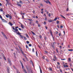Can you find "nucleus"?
Here are the masks:
<instances>
[{
    "label": "nucleus",
    "mask_w": 73,
    "mask_h": 73,
    "mask_svg": "<svg viewBox=\"0 0 73 73\" xmlns=\"http://www.w3.org/2000/svg\"><path fill=\"white\" fill-rule=\"evenodd\" d=\"M18 28L19 27H18V26H17V27H15V30L13 31H14L15 33H16L17 35H20V33L19 32V31L18 29H17V28Z\"/></svg>",
    "instance_id": "f257e3e1"
},
{
    "label": "nucleus",
    "mask_w": 73,
    "mask_h": 73,
    "mask_svg": "<svg viewBox=\"0 0 73 73\" xmlns=\"http://www.w3.org/2000/svg\"><path fill=\"white\" fill-rule=\"evenodd\" d=\"M1 33L3 35V36H4V38H5L6 39H8V38L7 37V36H6V35H5V34L3 33V32H1Z\"/></svg>",
    "instance_id": "f03ea898"
},
{
    "label": "nucleus",
    "mask_w": 73,
    "mask_h": 73,
    "mask_svg": "<svg viewBox=\"0 0 73 73\" xmlns=\"http://www.w3.org/2000/svg\"><path fill=\"white\" fill-rule=\"evenodd\" d=\"M17 5L19 6V7H21V5L20 4V3L19 2L17 1Z\"/></svg>",
    "instance_id": "7ed1b4c3"
},
{
    "label": "nucleus",
    "mask_w": 73,
    "mask_h": 73,
    "mask_svg": "<svg viewBox=\"0 0 73 73\" xmlns=\"http://www.w3.org/2000/svg\"><path fill=\"white\" fill-rule=\"evenodd\" d=\"M8 62H9V64L10 65H11V60L9 59V58H7Z\"/></svg>",
    "instance_id": "20e7f679"
},
{
    "label": "nucleus",
    "mask_w": 73,
    "mask_h": 73,
    "mask_svg": "<svg viewBox=\"0 0 73 73\" xmlns=\"http://www.w3.org/2000/svg\"><path fill=\"white\" fill-rule=\"evenodd\" d=\"M44 1L46 2L47 4H48V3H49V4H51L50 2V1H49V0H47V1L44 0Z\"/></svg>",
    "instance_id": "39448f33"
},
{
    "label": "nucleus",
    "mask_w": 73,
    "mask_h": 73,
    "mask_svg": "<svg viewBox=\"0 0 73 73\" xmlns=\"http://www.w3.org/2000/svg\"><path fill=\"white\" fill-rule=\"evenodd\" d=\"M9 0H6L7 2V3L6 4V7L7 6V4H9V1H8Z\"/></svg>",
    "instance_id": "423d86ee"
},
{
    "label": "nucleus",
    "mask_w": 73,
    "mask_h": 73,
    "mask_svg": "<svg viewBox=\"0 0 73 73\" xmlns=\"http://www.w3.org/2000/svg\"><path fill=\"white\" fill-rule=\"evenodd\" d=\"M18 35H20V37H21V38H23L24 37H23V36H22L21 35V33H20L19 34H17Z\"/></svg>",
    "instance_id": "0eeeda50"
},
{
    "label": "nucleus",
    "mask_w": 73,
    "mask_h": 73,
    "mask_svg": "<svg viewBox=\"0 0 73 73\" xmlns=\"http://www.w3.org/2000/svg\"><path fill=\"white\" fill-rule=\"evenodd\" d=\"M21 27L22 28V29H24V25H23V24H21Z\"/></svg>",
    "instance_id": "6e6552de"
},
{
    "label": "nucleus",
    "mask_w": 73,
    "mask_h": 73,
    "mask_svg": "<svg viewBox=\"0 0 73 73\" xmlns=\"http://www.w3.org/2000/svg\"><path fill=\"white\" fill-rule=\"evenodd\" d=\"M9 17L10 20H11V19H12V17L11 15H9Z\"/></svg>",
    "instance_id": "1a4fd4ad"
},
{
    "label": "nucleus",
    "mask_w": 73,
    "mask_h": 73,
    "mask_svg": "<svg viewBox=\"0 0 73 73\" xmlns=\"http://www.w3.org/2000/svg\"><path fill=\"white\" fill-rule=\"evenodd\" d=\"M48 22H49V23H52V21H52V20L51 19L50 20H49L48 21Z\"/></svg>",
    "instance_id": "9d476101"
},
{
    "label": "nucleus",
    "mask_w": 73,
    "mask_h": 73,
    "mask_svg": "<svg viewBox=\"0 0 73 73\" xmlns=\"http://www.w3.org/2000/svg\"><path fill=\"white\" fill-rule=\"evenodd\" d=\"M50 32L51 35L52 36H53V34H52V31L51 30H50Z\"/></svg>",
    "instance_id": "9b49d317"
},
{
    "label": "nucleus",
    "mask_w": 73,
    "mask_h": 73,
    "mask_svg": "<svg viewBox=\"0 0 73 73\" xmlns=\"http://www.w3.org/2000/svg\"><path fill=\"white\" fill-rule=\"evenodd\" d=\"M27 70H31V68H29V67H27Z\"/></svg>",
    "instance_id": "f8f14e48"
},
{
    "label": "nucleus",
    "mask_w": 73,
    "mask_h": 73,
    "mask_svg": "<svg viewBox=\"0 0 73 73\" xmlns=\"http://www.w3.org/2000/svg\"><path fill=\"white\" fill-rule=\"evenodd\" d=\"M60 16H61V17H63V19H66L65 17H64V16H62V15H60Z\"/></svg>",
    "instance_id": "ddd939ff"
},
{
    "label": "nucleus",
    "mask_w": 73,
    "mask_h": 73,
    "mask_svg": "<svg viewBox=\"0 0 73 73\" xmlns=\"http://www.w3.org/2000/svg\"><path fill=\"white\" fill-rule=\"evenodd\" d=\"M9 15L8 14L7 15H6V17H7V18H8L9 17Z\"/></svg>",
    "instance_id": "4468645a"
},
{
    "label": "nucleus",
    "mask_w": 73,
    "mask_h": 73,
    "mask_svg": "<svg viewBox=\"0 0 73 73\" xmlns=\"http://www.w3.org/2000/svg\"><path fill=\"white\" fill-rule=\"evenodd\" d=\"M9 24L11 25V26H12V25H13V24H12V23L10 22H9Z\"/></svg>",
    "instance_id": "2eb2a0df"
},
{
    "label": "nucleus",
    "mask_w": 73,
    "mask_h": 73,
    "mask_svg": "<svg viewBox=\"0 0 73 73\" xmlns=\"http://www.w3.org/2000/svg\"><path fill=\"white\" fill-rule=\"evenodd\" d=\"M54 58L55 60H57V58L56 56V55H54Z\"/></svg>",
    "instance_id": "dca6fc26"
},
{
    "label": "nucleus",
    "mask_w": 73,
    "mask_h": 73,
    "mask_svg": "<svg viewBox=\"0 0 73 73\" xmlns=\"http://www.w3.org/2000/svg\"><path fill=\"white\" fill-rule=\"evenodd\" d=\"M58 18H57V17H56L54 19V20H53V21H56V20H57Z\"/></svg>",
    "instance_id": "f3484780"
},
{
    "label": "nucleus",
    "mask_w": 73,
    "mask_h": 73,
    "mask_svg": "<svg viewBox=\"0 0 73 73\" xmlns=\"http://www.w3.org/2000/svg\"><path fill=\"white\" fill-rule=\"evenodd\" d=\"M23 71L25 73H27L25 69H23Z\"/></svg>",
    "instance_id": "a211bd4d"
},
{
    "label": "nucleus",
    "mask_w": 73,
    "mask_h": 73,
    "mask_svg": "<svg viewBox=\"0 0 73 73\" xmlns=\"http://www.w3.org/2000/svg\"><path fill=\"white\" fill-rule=\"evenodd\" d=\"M31 32L33 33L34 36L36 35V34H35V33H34L33 32V31H31Z\"/></svg>",
    "instance_id": "6ab92c4d"
},
{
    "label": "nucleus",
    "mask_w": 73,
    "mask_h": 73,
    "mask_svg": "<svg viewBox=\"0 0 73 73\" xmlns=\"http://www.w3.org/2000/svg\"><path fill=\"white\" fill-rule=\"evenodd\" d=\"M68 51H71V52H72V51H73V50L72 49H68Z\"/></svg>",
    "instance_id": "aec40b11"
},
{
    "label": "nucleus",
    "mask_w": 73,
    "mask_h": 73,
    "mask_svg": "<svg viewBox=\"0 0 73 73\" xmlns=\"http://www.w3.org/2000/svg\"><path fill=\"white\" fill-rule=\"evenodd\" d=\"M26 35L27 37V38H29V36H28V34H26Z\"/></svg>",
    "instance_id": "412c9836"
},
{
    "label": "nucleus",
    "mask_w": 73,
    "mask_h": 73,
    "mask_svg": "<svg viewBox=\"0 0 73 73\" xmlns=\"http://www.w3.org/2000/svg\"><path fill=\"white\" fill-rule=\"evenodd\" d=\"M7 71L8 73H9V70L8 68H7Z\"/></svg>",
    "instance_id": "4be33fe9"
},
{
    "label": "nucleus",
    "mask_w": 73,
    "mask_h": 73,
    "mask_svg": "<svg viewBox=\"0 0 73 73\" xmlns=\"http://www.w3.org/2000/svg\"><path fill=\"white\" fill-rule=\"evenodd\" d=\"M36 56H37H37H38V53H37V51H36Z\"/></svg>",
    "instance_id": "5701e85b"
},
{
    "label": "nucleus",
    "mask_w": 73,
    "mask_h": 73,
    "mask_svg": "<svg viewBox=\"0 0 73 73\" xmlns=\"http://www.w3.org/2000/svg\"><path fill=\"white\" fill-rule=\"evenodd\" d=\"M2 20L3 22H5V19H2Z\"/></svg>",
    "instance_id": "b1692460"
},
{
    "label": "nucleus",
    "mask_w": 73,
    "mask_h": 73,
    "mask_svg": "<svg viewBox=\"0 0 73 73\" xmlns=\"http://www.w3.org/2000/svg\"><path fill=\"white\" fill-rule=\"evenodd\" d=\"M0 11H1V12H3V9H2V8L1 9H0Z\"/></svg>",
    "instance_id": "393cba45"
},
{
    "label": "nucleus",
    "mask_w": 73,
    "mask_h": 73,
    "mask_svg": "<svg viewBox=\"0 0 73 73\" xmlns=\"http://www.w3.org/2000/svg\"><path fill=\"white\" fill-rule=\"evenodd\" d=\"M30 62L33 65V62H32V61L31 60H30Z\"/></svg>",
    "instance_id": "a878e982"
},
{
    "label": "nucleus",
    "mask_w": 73,
    "mask_h": 73,
    "mask_svg": "<svg viewBox=\"0 0 73 73\" xmlns=\"http://www.w3.org/2000/svg\"><path fill=\"white\" fill-rule=\"evenodd\" d=\"M16 70L17 73H20V72H19V70Z\"/></svg>",
    "instance_id": "bb28decb"
},
{
    "label": "nucleus",
    "mask_w": 73,
    "mask_h": 73,
    "mask_svg": "<svg viewBox=\"0 0 73 73\" xmlns=\"http://www.w3.org/2000/svg\"><path fill=\"white\" fill-rule=\"evenodd\" d=\"M59 23H60V22L58 21H56V23L57 24H58Z\"/></svg>",
    "instance_id": "cd10ccee"
},
{
    "label": "nucleus",
    "mask_w": 73,
    "mask_h": 73,
    "mask_svg": "<svg viewBox=\"0 0 73 73\" xmlns=\"http://www.w3.org/2000/svg\"><path fill=\"white\" fill-rule=\"evenodd\" d=\"M21 65H22V68L23 69V68H24V66L23 64H22Z\"/></svg>",
    "instance_id": "c85d7f7f"
},
{
    "label": "nucleus",
    "mask_w": 73,
    "mask_h": 73,
    "mask_svg": "<svg viewBox=\"0 0 73 73\" xmlns=\"http://www.w3.org/2000/svg\"><path fill=\"white\" fill-rule=\"evenodd\" d=\"M12 28H13V29L14 31H15V27H14L13 26V27H12Z\"/></svg>",
    "instance_id": "c756f323"
},
{
    "label": "nucleus",
    "mask_w": 73,
    "mask_h": 73,
    "mask_svg": "<svg viewBox=\"0 0 73 73\" xmlns=\"http://www.w3.org/2000/svg\"><path fill=\"white\" fill-rule=\"evenodd\" d=\"M28 71L29 73H31V70H28Z\"/></svg>",
    "instance_id": "7c9ffc66"
},
{
    "label": "nucleus",
    "mask_w": 73,
    "mask_h": 73,
    "mask_svg": "<svg viewBox=\"0 0 73 73\" xmlns=\"http://www.w3.org/2000/svg\"><path fill=\"white\" fill-rule=\"evenodd\" d=\"M19 3H21V4H23V2H22V1H19Z\"/></svg>",
    "instance_id": "2f4dec72"
},
{
    "label": "nucleus",
    "mask_w": 73,
    "mask_h": 73,
    "mask_svg": "<svg viewBox=\"0 0 73 73\" xmlns=\"http://www.w3.org/2000/svg\"><path fill=\"white\" fill-rule=\"evenodd\" d=\"M26 42L28 44H29V41H27Z\"/></svg>",
    "instance_id": "473e14b6"
},
{
    "label": "nucleus",
    "mask_w": 73,
    "mask_h": 73,
    "mask_svg": "<svg viewBox=\"0 0 73 73\" xmlns=\"http://www.w3.org/2000/svg\"><path fill=\"white\" fill-rule=\"evenodd\" d=\"M46 61L47 62H49V60H48V59L47 58H46Z\"/></svg>",
    "instance_id": "72a5a7b5"
},
{
    "label": "nucleus",
    "mask_w": 73,
    "mask_h": 73,
    "mask_svg": "<svg viewBox=\"0 0 73 73\" xmlns=\"http://www.w3.org/2000/svg\"><path fill=\"white\" fill-rule=\"evenodd\" d=\"M56 51L57 52V53H58V50L57 49H56Z\"/></svg>",
    "instance_id": "f704fd0d"
},
{
    "label": "nucleus",
    "mask_w": 73,
    "mask_h": 73,
    "mask_svg": "<svg viewBox=\"0 0 73 73\" xmlns=\"http://www.w3.org/2000/svg\"><path fill=\"white\" fill-rule=\"evenodd\" d=\"M52 48H54V44L52 45Z\"/></svg>",
    "instance_id": "c9c22d12"
},
{
    "label": "nucleus",
    "mask_w": 73,
    "mask_h": 73,
    "mask_svg": "<svg viewBox=\"0 0 73 73\" xmlns=\"http://www.w3.org/2000/svg\"><path fill=\"white\" fill-rule=\"evenodd\" d=\"M20 63H21V64L22 65H23V63H22V62H21V61H20Z\"/></svg>",
    "instance_id": "e433bc0d"
},
{
    "label": "nucleus",
    "mask_w": 73,
    "mask_h": 73,
    "mask_svg": "<svg viewBox=\"0 0 73 73\" xmlns=\"http://www.w3.org/2000/svg\"><path fill=\"white\" fill-rule=\"evenodd\" d=\"M49 70H50V71H52V68H49Z\"/></svg>",
    "instance_id": "4c0bfd02"
},
{
    "label": "nucleus",
    "mask_w": 73,
    "mask_h": 73,
    "mask_svg": "<svg viewBox=\"0 0 73 73\" xmlns=\"http://www.w3.org/2000/svg\"><path fill=\"white\" fill-rule=\"evenodd\" d=\"M32 51H33V52H35V49H34V48H33V49Z\"/></svg>",
    "instance_id": "58836bf2"
},
{
    "label": "nucleus",
    "mask_w": 73,
    "mask_h": 73,
    "mask_svg": "<svg viewBox=\"0 0 73 73\" xmlns=\"http://www.w3.org/2000/svg\"><path fill=\"white\" fill-rule=\"evenodd\" d=\"M17 52H18V53H20V50L19 49L17 50Z\"/></svg>",
    "instance_id": "ea45409f"
},
{
    "label": "nucleus",
    "mask_w": 73,
    "mask_h": 73,
    "mask_svg": "<svg viewBox=\"0 0 73 73\" xmlns=\"http://www.w3.org/2000/svg\"><path fill=\"white\" fill-rule=\"evenodd\" d=\"M0 18L1 19V20L3 19L1 15H0Z\"/></svg>",
    "instance_id": "a19ab883"
},
{
    "label": "nucleus",
    "mask_w": 73,
    "mask_h": 73,
    "mask_svg": "<svg viewBox=\"0 0 73 73\" xmlns=\"http://www.w3.org/2000/svg\"><path fill=\"white\" fill-rule=\"evenodd\" d=\"M27 20H29L30 21H32V19H27Z\"/></svg>",
    "instance_id": "79ce46f5"
},
{
    "label": "nucleus",
    "mask_w": 73,
    "mask_h": 73,
    "mask_svg": "<svg viewBox=\"0 0 73 73\" xmlns=\"http://www.w3.org/2000/svg\"><path fill=\"white\" fill-rule=\"evenodd\" d=\"M17 50H18L19 49V48L17 47H16L15 48Z\"/></svg>",
    "instance_id": "37998d69"
},
{
    "label": "nucleus",
    "mask_w": 73,
    "mask_h": 73,
    "mask_svg": "<svg viewBox=\"0 0 73 73\" xmlns=\"http://www.w3.org/2000/svg\"><path fill=\"white\" fill-rule=\"evenodd\" d=\"M63 66L64 67V68H66V65H65V64H64L63 65Z\"/></svg>",
    "instance_id": "c03bdc74"
},
{
    "label": "nucleus",
    "mask_w": 73,
    "mask_h": 73,
    "mask_svg": "<svg viewBox=\"0 0 73 73\" xmlns=\"http://www.w3.org/2000/svg\"><path fill=\"white\" fill-rule=\"evenodd\" d=\"M3 58L5 60H6V58L5 57H3Z\"/></svg>",
    "instance_id": "a18cd8bd"
},
{
    "label": "nucleus",
    "mask_w": 73,
    "mask_h": 73,
    "mask_svg": "<svg viewBox=\"0 0 73 73\" xmlns=\"http://www.w3.org/2000/svg\"><path fill=\"white\" fill-rule=\"evenodd\" d=\"M29 46H32V44H29Z\"/></svg>",
    "instance_id": "49530a36"
},
{
    "label": "nucleus",
    "mask_w": 73,
    "mask_h": 73,
    "mask_svg": "<svg viewBox=\"0 0 73 73\" xmlns=\"http://www.w3.org/2000/svg\"><path fill=\"white\" fill-rule=\"evenodd\" d=\"M23 38H24L25 40H27V38H26V37H23Z\"/></svg>",
    "instance_id": "de8ad7c7"
},
{
    "label": "nucleus",
    "mask_w": 73,
    "mask_h": 73,
    "mask_svg": "<svg viewBox=\"0 0 73 73\" xmlns=\"http://www.w3.org/2000/svg\"><path fill=\"white\" fill-rule=\"evenodd\" d=\"M71 61L70 58H68V61Z\"/></svg>",
    "instance_id": "09e8293b"
},
{
    "label": "nucleus",
    "mask_w": 73,
    "mask_h": 73,
    "mask_svg": "<svg viewBox=\"0 0 73 73\" xmlns=\"http://www.w3.org/2000/svg\"><path fill=\"white\" fill-rule=\"evenodd\" d=\"M44 39L46 40V37L45 36H44Z\"/></svg>",
    "instance_id": "8fccbe9b"
},
{
    "label": "nucleus",
    "mask_w": 73,
    "mask_h": 73,
    "mask_svg": "<svg viewBox=\"0 0 73 73\" xmlns=\"http://www.w3.org/2000/svg\"><path fill=\"white\" fill-rule=\"evenodd\" d=\"M38 27H40V24H38Z\"/></svg>",
    "instance_id": "3c124183"
},
{
    "label": "nucleus",
    "mask_w": 73,
    "mask_h": 73,
    "mask_svg": "<svg viewBox=\"0 0 73 73\" xmlns=\"http://www.w3.org/2000/svg\"><path fill=\"white\" fill-rule=\"evenodd\" d=\"M2 56L3 57H5V56H4V54H2Z\"/></svg>",
    "instance_id": "603ef678"
},
{
    "label": "nucleus",
    "mask_w": 73,
    "mask_h": 73,
    "mask_svg": "<svg viewBox=\"0 0 73 73\" xmlns=\"http://www.w3.org/2000/svg\"><path fill=\"white\" fill-rule=\"evenodd\" d=\"M36 24H38V21H36Z\"/></svg>",
    "instance_id": "864d4df0"
},
{
    "label": "nucleus",
    "mask_w": 73,
    "mask_h": 73,
    "mask_svg": "<svg viewBox=\"0 0 73 73\" xmlns=\"http://www.w3.org/2000/svg\"><path fill=\"white\" fill-rule=\"evenodd\" d=\"M22 52L23 51V50H22V49H21V48H20V49H19Z\"/></svg>",
    "instance_id": "5fc2aeb1"
},
{
    "label": "nucleus",
    "mask_w": 73,
    "mask_h": 73,
    "mask_svg": "<svg viewBox=\"0 0 73 73\" xmlns=\"http://www.w3.org/2000/svg\"><path fill=\"white\" fill-rule=\"evenodd\" d=\"M26 48H28V46L27 45H26Z\"/></svg>",
    "instance_id": "6e6d98bb"
},
{
    "label": "nucleus",
    "mask_w": 73,
    "mask_h": 73,
    "mask_svg": "<svg viewBox=\"0 0 73 73\" xmlns=\"http://www.w3.org/2000/svg\"><path fill=\"white\" fill-rule=\"evenodd\" d=\"M40 73H42V70H41V69H40Z\"/></svg>",
    "instance_id": "4d7b16f0"
},
{
    "label": "nucleus",
    "mask_w": 73,
    "mask_h": 73,
    "mask_svg": "<svg viewBox=\"0 0 73 73\" xmlns=\"http://www.w3.org/2000/svg\"><path fill=\"white\" fill-rule=\"evenodd\" d=\"M29 24H30V25H31V24H32V22H29Z\"/></svg>",
    "instance_id": "13d9d810"
},
{
    "label": "nucleus",
    "mask_w": 73,
    "mask_h": 73,
    "mask_svg": "<svg viewBox=\"0 0 73 73\" xmlns=\"http://www.w3.org/2000/svg\"><path fill=\"white\" fill-rule=\"evenodd\" d=\"M60 72H61V73H62V70H60Z\"/></svg>",
    "instance_id": "bf43d9fd"
},
{
    "label": "nucleus",
    "mask_w": 73,
    "mask_h": 73,
    "mask_svg": "<svg viewBox=\"0 0 73 73\" xmlns=\"http://www.w3.org/2000/svg\"><path fill=\"white\" fill-rule=\"evenodd\" d=\"M63 28V26H60V28Z\"/></svg>",
    "instance_id": "052dcab7"
},
{
    "label": "nucleus",
    "mask_w": 73,
    "mask_h": 73,
    "mask_svg": "<svg viewBox=\"0 0 73 73\" xmlns=\"http://www.w3.org/2000/svg\"><path fill=\"white\" fill-rule=\"evenodd\" d=\"M42 58H43V59H45V57L44 56H43L42 57Z\"/></svg>",
    "instance_id": "680f3d73"
},
{
    "label": "nucleus",
    "mask_w": 73,
    "mask_h": 73,
    "mask_svg": "<svg viewBox=\"0 0 73 73\" xmlns=\"http://www.w3.org/2000/svg\"><path fill=\"white\" fill-rule=\"evenodd\" d=\"M48 16H49V17H50V14L49 13L48 14Z\"/></svg>",
    "instance_id": "e2e57ef3"
},
{
    "label": "nucleus",
    "mask_w": 73,
    "mask_h": 73,
    "mask_svg": "<svg viewBox=\"0 0 73 73\" xmlns=\"http://www.w3.org/2000/svg\"><path fill=\"white\" fill-rule=\"evenodd\" d=\"M57 27L58 28H60V27L59 26V25H57Z\"/></svg>",
    "instance_id": "0e129e2a"
},
{
    "label": "nucleus",
    "mask_w": 73,
    "mask_h": 73,
    "mask_svg": "<svg viewBox=\"0 0 73 73\" xmlns=\"http://www.w3.org/2000/svg\"><path fill=\"white\" fill-rule=\"evenodd\" d=\"M66 11H69V9L68 8L67 9Z\"/></svg>",
    "instance_id": "69168bd1"
},
{
    "label": "nucleus",
    "mask_w": 73,
    "mask_h": 73,
    "mask_svg": "<svg viewBox=\"0 0 73 73\" xmlns=\"http://www.w3.org/2000/svg\"><path fill=\"white\" fill-rule=\"evenodd\" d=\"M23 60L25 62H26V61L25 60V59L24 58H23Z\"/></svg>",
    "instance_id": "338daca9"
},
{
    "label": "nucleus",
    "mask_w": 73,
    "mask_h": 73,
    "mask_svg": "<svg viewBox=\"0 0 73 73\" xmlns=\"http://www.w3.org/2000/svg\"><path fill=\"white\" fill-rule=\"evenodd\" d=\"M57 64H58V65H60V62H57Z\"/></svg>",
    "instance_id": "774afa93"
}]
</instances>
